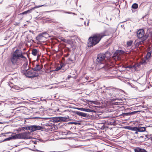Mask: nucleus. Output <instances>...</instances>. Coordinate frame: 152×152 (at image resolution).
<instances>
[{
    "label": "nucleus",
    "instance_id": "nucleus-2",
    "mask_svg": "<svg viewBox=\"0 0 152 152\" xmlns=\"http://www.w3.org/2000/svg\"><path fill=\"white\" fill-rule=\"evenodd\" d=\"M107 35L104 33L96 34L90 37L88 40V47H93L98 44L101 39Z\"/></svg>",
    "mask_w": 152,
    "mask_h": 152
},
{
    "label": "nucleus",
    "instance_id": "nucleus-12",
    "mask_svg": "<svg viewBox=\"0 0 152 152\" xmlns=\"http://www.w3.org/2000/svg\"><path fill=\"white\" fill-rule=\"evenodd\" d=\"M77 109L80 110H81L82 111H86L87 112H91L93 111H94L92 110L89 109H87L86 108H77Z\"/></svg>",
    "mask_w": 152,
    "mask_h": 152
},
{
    "label": "nucleus",
    "instance_id": "nucleus-33",
    "mask_svg": "<svg viewBox=\"0 0 152 152\" xmlns=\"http://www.w3.org/2000/svg\"><path fill=\"white\" fill-rule=\"evenodd\" d=\"M62 65H60V66L59 67L57 68L56 69V70H55L56 71H58L60 69H61V68H62Z\"/></svg>",
    "mask_w": 152,
    "mask_h": 152
},
{
    "label": "nucleus",
    "instance_id": "nucleus-16",
    "mask_svg": "<svg viewBox=\"0 0 152 152\" xmlns=\"http://www.w3.org/2000/svg\"><path fill=\"white\" fill-rule=\"evenodd\" d=\"M61 40L63 41L65 43H67L68 44H70L71 43V41L69 39H64L63 38H62L61 39Z\"/></svg>",
    "mask_w": 152,
    "mask_h": 152
},
{
    "label": "nucleus",
    "instance_id": "nucleus-42",
    "mask_svg": "<svg viewBox=\"0 0 152 152\" xmlns=\"http://www.w3.org/2000/svg\"><path fill=\"white\" fill-rule=\"evenodd\" d=\"M80 19H83V18H81Z\"/></svg>",
    "mask_w": 152,
    "mask_h": 152
},
{
    "label": "nucleus",
    "instance_id": "nucleus-19",
    "mask_svg": "<svg viewBox=\"0 0 152 152\" xmlns=\"http://www.w3.org/2000/svg\"><path fill=\"white\" fill-rule=\"evenodd\" d=\"M47 6H48V5H46V4H43V5H39V6H35L33 8H32L31 9H32V10H34L35 9L38 8H39V7H47Z\"/></svg>",
    "mask_w": 152,
    "mask_h": 152
},
{
    "label": "nucleus",
    "instance_id": "nucleus-43",
    "mask_svg": "<svg viewBox=\"0 0 152 152\" xmlns=\"http://www.w3.org/2000/svg\"><path fill=\"white\" fill-rule=\"evenodd\" d=\"M41 14H43V13H41Z\"/></svg>",
    "mask_w": 152,
    "mask_h": 152
},
{
    "label": "nucleus",
    "instance_id": "nucleus-26",
    "mask_svg": "<svg viewBox=\"0 0 152 152\" xmlns=\"http://www.w3.org/2000/svg\"><path fill=\"white\" fill-rule=\"evenodd\" d=\"M9 86L11 88H15V85L12 83L10 82L8 83Z\"/></svg>",
    "mask_w": 152,
    "mask_h": 152
},
{
    "label": "nucleus",
    "instance_id": "nucleus-6",
    "mask_svg": "<svg viewBox=\"0 0 152 152\" xmlns=\"http://www.w3.org/2000/svg\"><path fill=\"white\" fill-rule=\"evenodd\" d=\"M29 132H25L18 134V139H29L31 138L29 136Z\"/></svg>",
    "mask_w": 152,
    "mask_h": 152
},
{
    "label": "nucleus",
    "instance_id": "nucleus-32",
    "mask_svg": "<svg viewBox=\"0 0 152 152\" xmlns=\"http://www.w3.org/2000/svg\"><path fill=\"white\" fill-rule=\"evenodd\" d=\"M139 111H133V112L129 113L130 115H133V114H135L136 113L138 112Z\"/></svg>",
    "mask_w": 152,
    "mask_h": 152
},
{
    "label": "nucleus",
    "instance_id": "nucleus-8",
    "mask_svg": "<svg viewBox=\"0 0 152 152\" xmlns=\"http://www.w3.org/2000/svg\"><path fill=\"white\" fill-rule=\"evenodd\" d=\"M144 31L142 29H139L137 32V36L139 38H142V39L145 40L144 37Z\"/></svg>",
    "mask_w": 152,
    "mask_h": 152
},
{
    "label": "nucleus",
    "instance_id": "nucleus-4",
    "mask_svg": "<svg viewBox=\"0 0 152 152\" xmlns=\"http://www.w3.org/2000/svg\"><path fill=\"white\" fill-rule=\"evenodd\" d=\"M22 73L28 77H37L38 74L35 71L33 70H23L21 71Z\"/></svg>",
    "mask_w": 152,
    "mask_h": 152
},
{
    "label": "nucleus",
    "instance_id": "nucleus-15",
    "mask_svg": "<svg viewBox=\"0 0 152 152\" xmlns=\"http://www.w3.org/2000/svg\"><path fill=\"white\" fill-rule=\"evenodd\" d=\"M41 69V67L38 64H36L35 67L33 68L34 71H39Z\"/></svg>",
    "mask_w": 152,
    "mask_h": 152
},
{
    "label": "nucleus",
    "instance_id": "nucleus-20",
    "mask_svg": "<svg viewBox=\"0 0 152 152\" xmlns=\"http://www.w3.org/2000/svg\"><path fill=\"white\" fill-rule=\"evenodd\" d=\"M31 10H32V9L28 10L27 11H24V12L20 13L19 15H25V14H27L29 13H31Z\"/></svg>",
    "mask_w": 152,
    "mask_h": 152
},
{
    "label": "nucleus",
    "instance_id": "nucleus-30",
    "mask_svg": "<svg viewBox=\"0 0 152 152\" xmlns=\"http://www.w3.org/2000/svg\"><path fill=\"white\" fill-rule=\"evenodd\" d=\"M54 120L56 122H60V117H56L55 118Z\"/></svg>",
    "mask_w": 152,
    "mask_h": 152
},
{
    "label": "nucleus",
    "instance_id": "nucleus-28",
    "mask_svg": "<svg viewBox=\"0 0 152 152\" xmlns=\"http://www.w3.org/2000/svg\"><path fill=\"white\" fill-rule=\"evenodd\" d=\"M145 137L148 139H151L152 138V135H145Z\"/></svg>",
    "mask_w": 152,
    "mask_h": 152
},
{
    "label": "nucleus",
    "instance_id": "nucleus-41",
    "mask_svg": "<svg viewBox=\"0 0 152 152\" xmlns=\"http://www.w3.org/2000/svg\"><path fill=\"white\" fill-rule=\"evenodd\" d=\"M37 151H40V152H42V151H38V150H37Z\"/></svg>",
    "mask_w": 152,
    "mask_h": 152
},
{
    "label": "nucleus",
    "instance_id": "nucleus-39",
    "mask_svg": "<svg viewBox=\"0 0 152 152\" xmlns=\"http://www.w3.org/2000/svg\"><path fill=\"white\" fill-rule=\"evenodd\" d=\"M10 133V132H7V133H6V134H8Z\"/></svg>",
    "mask_w": 152,
    "mask_h": 152
},
{
    "label": "nucleus",
    "instance_id": "nucleus-29",
    "mask_svg": "<svg viewBox=\"0 0 152 152\" xmlns=\"http://www.w3.org/2000/svg\"><path fill=\"white\" fill-rule=\"evenodd\" d=\"M54 120L56 122H60V117H56L55 118Z\"/></svg>",
    "mask_w": 152,
    "mask_h": 152
},
{
    "label": "nucleus",
    "instance_id": "nucleus-40",
    "mask_svg": "<svg viewBox=\"0 0 152 152\" xmlns=\"http://www.w3.org/2000/svg\"><path fill=\"white\" fill-rule=\"evenodd\" d=\"M106 89L107 90H108L109 89H108V88H106Z\"/></svg>",
    "mask_w": 152,
    "mask_h": 152
},
{
    "label": "nucleus",
    "instance_id": "nucleus-10",
    "mask_svg": "<svg viewBox=\"0 0 152 152\" xmlns=\"http://www.w3.org/2000/svg\"><path fill=\"white\" fill-rule=\"evenodd\" d=\"M75 113L79 116H82L84 117H86L88 116L87 114L80 111H76Z\"/></svg>",
    "mask_w": 152,
    "mask_h": 152
},
{
    "label": "nucleus",
    "instance_id": "nucleus-9",
    "mask_svg": "<svg viewBox=\"0 0 152 152\" xmlns=\"http://www.w3.org/2000/svg\"><path fill=\"white\" fill-rule=\"evenodd\" d=\"M151 55V52H148L147 53L146 56V59L142 61V64H145L147 63V62H149V59Z\"/></svg>",
    "mask_w": 152,
    "mask_h": 152
},
{
    "label": "nucleus",
    "instance_id": "nucleus-11",
    "mask_svg": "<svg viewBox=\"0 0 152 152\" xmlns=\"http://www.w3.org/2000/svg\"><path fill=\"white\" fill-rule=\"evenodd\" d=\"M32 54L34 56L39 55V50L38 49H34L32 50Z\"/></svg>",
    "mask_w": 152,
    "mask_h": 152
},
{
    "label": "nucleus",
    "instance_id": "nucleus-5",
    "mask_svg": "<svg viewBox=\"0 0 152 152\" xmlns=\"http://www.w3.org/2000/svg\"><path fill=\"white\" fill-rule=\"evenodd\" d=\"M48 34L46 33H42L38 35L36 37L37 39L40 42H43V40H45V38L48 37Z\"/></svg>",
    "mask_w": 152,
    "mask_h": 152
},
{
    "label": "nucleus",
    "instance_id": "nucleus-14",
    "mask_svg": "<svg viewBox=\"0 0 152 152\" xmlns=\"http://www.w3.org/2000/svg\"><path fill=\"white\" fill-rule=\"evenodd\" d=\"M135 152H148L145 150L137 148L134 150Z\"/></svg>",
    "mask_w": 152,
    "mask_h": 152
},
{
    "label": "nucleus",
    "instance_id": "nucleus-7",
    "mask_svg": "<svg viewBox=\"0 0 152 152\" xmlns=\"http://www.w3.org/2000/svg\"><path fill=\"white\" fill-rule=\"evenodd\" d=\"M26 129H29L31 130L32 132L36 130H40L42 127L40 126H37L33 125L31 126H28L26 127Z\"/></svg>",
    "mask_w": 152,
    "mask_h": 152
},
{
    "label": "nucleus",
    "instance_id": "nucleus-17",
    "mask_svg": "<svg viewBox=\"0 0 152 152\" xmlns=\"http://www.w3.org/2000/svg\"><path fill=\"white\" fill-rule=\"evenodd\" d=\"M146 130V127H140L139 126V132H144Z\"/></svg>",
    "mask_w": 152,
    "mask_h": 152
},
{
    "label": "nucleus",
    "instance_id": "nucleus-38",
    "mask_svg": "<svg viewBox=\"0 0 152 152\" xmlns=\"http://www.w3.org/2000/svg\"><path fill=\"white\" fill-rule=\"evenodd\" d=\"M143 137H144L143 136H141L140 137V138H142Z\"/></svg>",
    "mask_w": 152,
    "mask_h": 152
},
{
    "label": "nucleus",
    "instance_id": "nucleus-31",
    "mask_svg": "<svg viewBox=\"0 0 152 152\" xmlns=\"http://www.w3.org/2000/svg\"><path fill=\"white\" fill-rule=\"evenodd\" d=\"M12 139H13V138H12V136L8 138H7L3 140V141H7V140H10Z\"/></svg>",
    "mask_w": 152,
    "mask_h": 152
},
{
    "label": "nucleus",
    "instance_id": "nucleus-1",
    "mask_svg": "<svg viewBox=\"0 0 152 152\" xmlns=\"http://www.w3.org/2000/svg\"><path fill=\"white\" fill-rule=\"evenodd\" d=\"M123 51L118 50L113 54L112 58L110 57V53L109 52H106L105 54H100L97 56L96 59L97 67L98 69H103L107 70L109 69V66L107 64L108 61H110L111 58L115 60H120L121 55L123 53Z\"/></svg>",
    "mask_w": 152,
    "mask_h": 152
},
{
    "label": "nucleus",
    "instance_id": "nucleus-37",
    "mask_svg": "<svg viewBox=\"0 0 152 152\" xmlns=\"http://www.w3.org/2000/svg\"><path fill=\"white\" fill-rule=\"evenodd\" d=\"M138 131H136V132H135V134H137L138 133Z\"/></svg>",
    "mask_w": 152,
    "mask_h": 152
},
{
    "label": "nucleus",
    "instance_id": "nucleus-13",
    "mask_svg": "<svg viewBox=\"0 0 152 152\" xmlns=\"http://www.w3.org/2000/svg\"><path fill=\"white\" fill-rule=\"evenodd\" d=\"M75 56L74 54L72 55L70 58L68 59V61L69 63H71L74 62L75 60Z\"/></svg>",
    "mask_w": 152,
    "mask_h": 152
},
{
    "label": "nucleus",
    "instance_id": "nucleus-23",
    "mask_svg": "<svg viewBox=\"0 0 152 152\" xmlns=\"http://www.w3.org/2000/svg\"><path fill=\"white\" fill-rule=\"evenodd\" d=\"M132 43V40H130L128 42H127V47H130Z\"/></svg>",
    "mask_w": 152,
    "mask_h": 152
},
{
    "label": "nucleus",
    "instance_id": "nucleus-35",
    "mask_svg": "<svg viewBox=\"0 0 152 152\" xmlns=\"http://www.w3.org/2000/svg\"><path fill=\"white\" fill-rule=\"evenodd\" d=\"M64 13H68V14H71L72 13V12H65V11H64Z\"/></svg>",
    "mask_w": 152,
    "mask_h": 152
},
{
    "label": "nucleus",
    "instance_id": "nucleus-24",
    "mask_svg": "<svg viewBox=\"0 0 152 152\" xmlns=\"http://www.w3.org/2000/svg\"><path fill=\"white\" fill-rule=\"evenodd\" d=\"M60 117V121H65L67 119L66 118Z\"/></svg>",
    "mask_w": 152,
    "mask_h": 152
},
{
    "label": "nucleus",
    "instance_id": "nucleus-27",
    "mask_svg": "<svg viewBox=\"0 0 152 152\" xmlns=\"http://www.w3.org/2000/svg\"><path fill=\"white\" fill-rule=\"evenodd\" d=\"M13 139H18V134L12 136Z\"/></svg>",
    "mask_w": 152,
    "mask_h": 152
},
{
    "label": "nucleus",
    "instance_id": "nucleus-3",
    "mask_svg": "<svg viewBox=\"0 0 152 152\" xmlns=\"http://www.w3.org/2000/svg\"><path fill=\"white\" fill-rule=\"evenodd\" d=\"M20 58H25L22 55V51L20 50L16 49L12 54L10 61L12 65H17L20 61Z\"/></svg>",
    "mask_w": 152,
    "mask_h": 152
},
{
    "label": "nucleus",
    "instance_id": "nucleus-22",
    "mask_svg": "<svg viewBox=\"0 0 152 152\" xmlns=\"http://www.w3.org/2000/svg\"><path fill=\"white\" fill-rule=\"evenodd\" d=\"M138 7V5L136 3H134L133 4L132 7V8L134 9H137Z\"/></svg>",
    "mask_w": 152,
    "mask_h": 152
},
{
    "label": "nucleus",
    "instance_id": "nucleus-25",
    "mask_svg": "<svg viewBox=\"0 0 152 152\" xmlns=\"http://www.w3.org/2000/svg\"><path fill=\"white\" fill-rule=\"evenodd\" d=\"M136 65H134L133 66H129L127 67V68L129 69H135L136 67Z\"/></svg>",
    "mask_w": 152,
    "mask_h": 152
},
{
    "label": "nucleus",
    "instance_id": "nucleus-34",
    "mask_svg": "<svg viewBox=\"0 0 152 152\" xmlns=\"http://www.w3.org/2000/svg\"><path fill=\"white\" fill-rule=\"evenodd\" d=\"M115 89L112 88H110V89H109V90L110 91V92H111V91L112 92L115 91Z\"/></svg>",
    "mask_w": 152,
    "mask_h": 152
},
{
    "label": "nucleus",
    "instance_id": "nucleus-21",
    "mask_svg": "<svg viewBox=\"0 0 152 152\" xmlns=\"http://www.w3.org/2000/svg\"><path fill=\"white\" fill-rule=\"evenodd\" d=\"M143 43V42L142 41H137L136 43L135 46L136 47H139L140 45H141Z\"/></svg>",
    "mask_w": 152,
    "mask_h": 152
},
{
    "label": "nucleus",
    "instance_id": "nucleus-44",
    "mask_svg": "<svg viewBox=\"0 0 152 152\" xmlns=\"http://www.w3.org/2000/svg\"><path fill=\"white\" fill-rule=\"evenodd\" d=\"M1 104V103H0V105Z\"/></svg>",
    "mask_w": 152,
    "mask_h": 152
},
{
    "label": "nucleus",
    "instance_id": "nucleus-36",
    "mask_svg": "<svg viewBox=\"0 0 152 152\" xmlns=\"http://www.w3.org/2000/svg\"><path fill=\"white\" fill-rule=\"evenodd\" d=\"M91 102H92V103H93L94 104H96V102L95 101H91Z\"/></svg>",
    "mask_w": 152,
    "mask_h": 152
},
{
    "label": "nucleus",
    "instance_id": "nucleus-18",
    "mask_svg": "<svg viewBox=\"0 0 152 152\" xmlns=\"http://www.w3.org/2000/svg\"><path fill=\"white\" fill-rule=\"evenodd\" d=\"M129 129L132 131L139 132V127H131Z\"/></svg>",
    "mask_w": 152,
    "mask_h": 152
}]
</instances>
